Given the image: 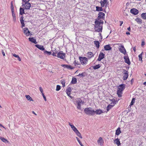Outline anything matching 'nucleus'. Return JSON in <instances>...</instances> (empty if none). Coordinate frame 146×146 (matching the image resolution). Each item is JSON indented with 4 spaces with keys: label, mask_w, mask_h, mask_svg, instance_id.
Wrapping results in <instances>:
<instances>
[{
    "label": "nucleus",
    "mask_w": 146,
    "mask_h": 146,
    "mask_svg": "<svg viewBox=\"0 0 146 146\" xmlns=\"http://www.w3.org/2000/svg\"><path fill=\"white\" fill-rule=\"evenodd\" d=\"M39 90H40V92H41V93H42H42H43V89H42V88L41 87H40L39 88Z\"/></svg>",
    "instance_id": "nucleus-48"
},
{
    "label": "nucleus",
    "mask_w": 146,
    "mask_h": 146,
    "mask_svg": "<svg viewBox=\"0 0 146 146\" xmlns=\"http://www.w3.org/2000/svg\"><path fill=\"white\" fill-rule=\"evenodd\" d=\"M24 33L27 36H29L31 34L27 28L23 29Z\"/></svg>",
    "instance_id": "nucleus-9"
},
{
    "label": "nucleus",
    "mask_w": 146,
    "mask_h": 146,
    "mask_svg": "<svg viewBox=\"0 0 146 146\" xmlns=\"http://www.w3.org/2000/svg\"><path fill=\"white\" fill-rule=\"evenodd\" d=\"M127 30L129 31H131V29H130V27H128V28H127Z\"/></svg>",
    "instance_id": "nucleus-54"
},
{
    "label": "nucleus",
    "mask_w": 146,
    "mask_h": 146,
    "mask_svg": "<svg viewBox=\"0 0 146 146\" xmlns=\"http://www.w3.org/2000/svg\"><path fill=\"white\" fill-rule=\"evenodd\" d=\"M35 46L38 48L42 50H44V48L42 45H40L39 44H36Z\"/></svg>",
    "instance_id": "nucleus-18"
},
{
    "label": "nucleus",
    "mask_w": 146,
    "mask_h": 146,
    "mask_svg": "<svg viewBox=\"0 0 146 146\" xmlns=\"http://www.w3.org/2000/svg\"><path fill=\"white\" fill-rule=\"evenodd\" d=\"M96 10L98 11H103V9L102 7H100L98 6H96Z\"/></svg>",
    "instance_id": "nucleus-37"
},
{
    "label": "nucleus",
    "mask_w": 146,
    "mask_h": 146,
    "mask_svg": "<svg viewBox=\"0 0 146 146\" xmlns=\"http://www.w3.org/2000/svg\"><path fill=\"white\" fill-rule=\"evenodd\" d=\"M23 14H25L24 9L23 8L20 7V15H22Z\"/></svg>",
    "instance_id": "nucleus-27"
},
{
    "label": "nucleus",
    "mask_w": 146,
    "mask_h": 146,
    "mask_svg": "<svg viewBox=\"0 0 146 146\" xmlns=\"http://www.w3.org/2000/svg\"><path fill=\"white\" fill-rule=\"evenodd\" d=\"M104 48L105 50H109L111 49V48L109 45H107L104 46Z\"/></svg>",
    "instance_id": "nucleus-19"
},
{
    "label": "nucleus",
    "mask_w": 146,
    "mask_h": 146,
    "mask_svg": "<svg viewBox=\"0 0 146 146\" xmlns=\"http://www.w3.org/2000/svg\"><path fill=\"white\" fill-rule=\"evenodd\" d=\"M105 54L102 52H100L98 58L97 60L98 61H100L104 58Z\"/></svg>",
    "instance_id": "nucleus-10"
},
{
    "label": "nucleus",
    "mask_w": 146,
    "mask_h": 146,
    "mask_svg": "<svg viewBox=\"0 0 146 146\" xmlns=\"http://www.w3.org/2000/svg\"><path fill=\"white\" fill-rule=\"evenodd\" d=\"M94 44L96 45V47L98 48L100 46V42L98 41H95L94 42Z\"/></svg>",
    "instance_id": "nucleus-32"
},
{
    "label": "nucleus",
    "mask_w": 146,
    "mask_h": 146,
    "mask_svg": "<svg viewBox=\"0 0 146 146\" xmlns=\"http://www.w3.org/2000/svg\"><path fill=\"white\" fill-rule=\"evenodd\" d=\"M32 113H33V114H35V115H36V113H35V112H34V111H32Z\"/></svg>",
    "instance_id": "nucleus-59"
},
{
    "label": "nucleus",
    "mask_w": 146,
    "mask_h": 146,
    "mask_svg": "<svg viewBox=\"0 0 146 146\" xmlns=\"http://www.w3.org/2000/svg\"><path fill=\"white\" fill-rule=\"evenodd\" d=\"M42 95L43 97L44 98V100H45V101H46V99L45 96L44 95V94L43 93H42Z\"/></svg>",
    "instance_id": "nucleus-49"
},
{
    "label": "nucleus",
    "mask_w": 146,
    "mask_h": 146,
    "mask_svg": "<svg viewBox=\"0 0 146 146\" xmlns=\"http://www.w3.org/2000/svg\"><path fill=\"white\" fill-rule=\"evenodd\" d=\"M103 23V21H101L100 20L98 21L96 20L95 21V24L96 25L95 26V30L98 32H102V24Z\"/></svg>",
    "instance_id": "nucleus-1"
},
{
    "label": "nucleus",
    "mask_w": 146,
    "mask_h": 146,
    "mask_svg": "<svg viewBox=\"0 0 146 146\" xmlns=\"http://www.w3.org/2000/svg\"><path fill=\"white\" fill-rule=\"evenodd\" d=\"M130 12L131 13L134 15H136L138 13L139 11L137 9L133 8L131 10Z\"/></svg>",
    "instance_id": "nucleus-11"
},
{
    "label": "nucleus",
    "mask_w": 146,
    "mask_h": 146,
    "mask_svg": "<svg viewBox=\"0 0 146 146\" xmlns=\"http://www.w3.org/2000/svg\"><path fill=\"white\" fill-rule=\"evenodd\" d=\"M135 21L139 24H141L142 23V20L139 18H137L135 19Z\"/></svg>",
    "instance_id": "nucleus-31"
},
{
    "label": "nucleus",
    "mask_w": 146,
    "mask_h": 146,
    "mask_svg": "<svg viewBox=\"0 0 146 146\" xmlns=\"http://www.w3.org/2000/svg\"><path fill=\"white\" fill-rule=\"evenodd\" d=\"M61 83L62 84L63 86H64V82L63 81H62V82H61Z\"/></svg>",
    "instance_id": "nucleus-60"
},
{
    "label": "nucleus",
    "mask_w": 146,
    "mask_h": 146,
    "mask_svg": "<svg viewBox=\"0 0 146 146\" xmlns=\"http://www.w3.org/2000/svg\"><path fill=\"white\" fill-rule=\"evenodd\" d=\"M71 88H68L66 90V92L68 96L70 97V98H72V97L70 96V92L71 91Z\"/></svg>",
    "instance_id": "nucleus-16"
},
{
    "label": "nucleus",
    "mask_w": 146,
    "mask_h": 146,
    "mask_svg": "<svg viewBox=\"0 0 146 146\" xmlns=\"http://www.w3.org/2000/svg\"><path fill=\"white\" fill-rule=\"evenodd\" d=\"M128 76V72L127 71H126V70H125L124 71V73L123 74V80H126Z\"/></svg>",
    "instance_id": "nucleus-13"
},
{
    "label": "nucleus",
    "mask_w": 146,
    "mask_h": 146,
    "mask_svg": "<svg viewBox=\"0 0 146 146\" xmlns=\"http://www.w3.org/2000/svg\"><path fill=\"white\" fill-rule=\"evenodd\" d=\"M66 68L68 69H72L74 68L72 67L70 65H69L64 64V68Z\"/></svg>",
    "instance_id": "nucleus-29"
},
{
    "label": "nucleus",
    "mask_w": 146,
    "mask_h": 146,
    "mask_svg": "<svg viewBox=\"0 0 146 146\" xmlns=\"http://www.w3.org/2000/svg\"><path fill=\"white\" fill-rule=\"evenodd\" d=\"M141 17L143 19H146V13H144L141 15Z\"/></svg>",
    "instance_id": "nucleus-38"
},
{
    "label": "nucleus",
    "mask_w": 146,
    "mask_h": 146,
    "mask_svg": "<svg viewBox=\"0 0 146 146\" xmlns=\"http://www.w3.org/2000/svg\"><path fill=\"white\" fill-rule=\"evenodd\" d=\"M76 138L77 140L78 141V143L80 144L81 145V146H84V145L82 144L81 142L80 141V140L79 139V138L78 137H76Z\"/></svg>",
    "instance_id": "nucleus-43"
},
{
    "label": "nucleus",
    "mask_w": 146,
    "mask_h": 146,
    "mask_svg": "<svg viewBox=\"0 0 146 146\" xmlns=\"http://www.w3.org/2000/svg\"><path fill=\"white\" fill-rule=\"evenodd\" d=\"M25 97L27 100H33L32 98L29 95H26Z\"/></svg>",
    "instance_id": "nucleus-39"
},
{
    "label": "nucleus",
    "mask_w": 146,
    "mask_h": 146,
    "mask_svg": "<svg viewBox=\"0 0 146 146\" xmlns=\"http://www.w3.org/2000/svg\"><path fill=\"white\" fill-rule=\"evenodd\" d=\"M12 54L13 56L17 58L18 60L19 61H21V59L20 58L19 55L15 54Z\"/></svg>",
    "instance_id": "nucleus-30"
},
{
    "label": "nucleus",
    "mask_w": 146,
    "mask_h": 146,
    "mask_svg": "<svg viewBox=\"0 0 146 146\" xmlns=\"http://www.w3.org/2000/svg\"><path fill=\"white\" fill-rule=\"evenodd\" d=\"M95 113H96L97 114H100L102 113V111L100 110H98L96 111H95Z\"/></svg>",
    "instance_id": "nucleus-33"
},
{
    "label": "nucleus",
    "mask_w": 146,
    "mask_h": 146,
    "mask_svg": "<svg viewBox=\"0 0 146 146\" xmlns=\"http://www.w3.org/2000/svg\"><path fill=\"white\" fill-rule=\"evenodd\" d=\"M61 66H62V67H64V64H62L61 65Z\"/></svg>",
    "instance_id": "nucleus-63"
},
{
    "label": "nucleus",
    "mask_w": 146,
    "mask_h": 146,
    "mask_svg": "<svg viewBox=\"0 0 146 146\" xmlns=\"http://www.w3.org/2000/svg\"><path fill=\"white\" fill-rule=\"evenodd\" d=\"M60 88H61V87L60 86H59V85H57L56 86V91H59L60 89Z\"/></svg>",
    "instance_id": "nucleus-45"
},
{
    "label": "nucleus",
    "mask_w": 146,
    "mask_h": 146,
    "mask_svg": "<svg viewBox=\"0 0 146 146\" xmlns=\"http://www.w3.org/2000/svg\"><path fill=\"white\" fill-rule=\"evenodd\" d=\"M11 10H12V9H13V6L12 4L11 5Z\"/></svg>",
    "instance_id": "nucleus-52"
},
{
    "label": "nucleus",
    "mask_w": 146,
    "mask_h": 146,
    "mask_svg": "<svg viewBox=\"0 0 146 146\" xmlns=\"http://www.w3.org/2000/svg\"><path fill=\"white\" fill-rule=\"evenodd\" d=\"M69 125L70 126V125H72V124H71L70 123H69Z\"/></svg>",
    "instance_id": "nucleus-64"
},
{
    "label": "nucleus",
    "mask_w": 146,
    "mask_h": 146,
    "mask_svg": "<svg viewBox=\"0 0 146 146\" xmlns=\"http://www.w3.org/2000/svg\"><path fill=\"white\" fill-rule=\"evenodd\" d=\"M0 139H1L4 142L8 141L6 139L3 137H0Z\"/></svg>",
    "instance_id": "nucleus-41"
},
{
    "label": "nucleus",
    "mask_w": 146,
    "mask_h": 146,
    "mask_svg": "<svg viewBox=\"0 0 146 146\" xmlns=\"http://www.w3.org/2000/svg\"><path fill=\"white\" fill-rule=\"evenodd\" d=\"M125 85L124 84H122L118 86V89L122 91L125 89Z\"/></svg>",
    "instance_id": "nucleus-12"
},
{
    "label": "nucleus",
    "mask_w": 146,
    "mask_h": 146,
    "mask_svg": "<svg viewBox=\"0 0 146 146\" xmlns=\"http://www.w3.org/2000/svg\"><path fill=\"white\" fill-rule=\"evenodd\" d=\"M145 40L144 39H142L141 40V46H143L145 44Z\"/></svg>",
    "instance_id": "nucleus-44"
},
{
    "label": "nucleus",
    "mask_w": 146,
    "mask_h": 146,
    "mask_svg": "<svg viewBox=\"0 0 146 146\" xmlns=\"http://www.w3.org/2000/svg\"><path fill=\"white\" fill-rule=\"evenodd\" d=\"M143 84L144 85H145V86H146V82H145L144 83H143Z\"/></svg>",
    "instance_id": "nucleus-61"
},
{
    "label": "nucleus",
    "mask_w": 146,
    "mask_h": 146,
    "mask_svg": "<svg viewBox=\"0 0 146 146\" xmlns=\"http://www.w3.org/2000/svg\"><path fill=\"white\" fill-rule=\"evenodd\" d=\"M12 16L13 17V20L14 22H15L16 21V17L15 13H14V10H13L12 9Z\"/></svg>",
    "instance_id": "nucleus-23"
},
{
    "label": "nucleus",
    "mask_w": 146,
    "mask_h": 146,
    "mask_svg": "<svg viewBox=\"0 0 146 146\" xmlns=\"http://www.w3.org/2000/svg\"><path fill=\"white\" fill-rule=\"evenodd\" d=\"M22 1L23 2H29V1H27V0H22Z\"/></svg>",
    "instance_id": "nucleus-56"
},
{
    "label": "nucleus",
    "mask_w": 146,
    "mask_h": 146,
    "mask_svg": "<svg viewBox=\"0 0 146 146\" xmlns=\"http://www.w3.org/2000/svg\"><path fill=\"white\" fill-rule=\"evenodd\" d=\"M86 56L88 58H91L94 56V54L91 52H88L86 54Z\"/></svg>",
    "instance_id": "nucleus-15"
},
{
    "label": "nucleus",
    "mask_w": 146,
    "mask_h": 146,
    "mask_svg": "<svg viewBox=\"0 0 146 146\" xmlns=\"http://www.w3.org/2000/svg\"><path fill=\"white\" fill-rule=\"evenodd\" d=\"M84 73H82V74H79L77 76H80L81 77H83L84 76Z\"/></svg>",
    "instance_id": "nucleus-47"
},
{
    "label": "nucleus",
    "mask_w": 146,
    "mask_h": 146,
    "mask_svg": "<svg viewBox=\"0 0 146 146\" xmlns=\"http://www.w3.org/2000/svg\"><path fill=\"white\" fill-rule=\"evenodd\" d=\"M139 58V60L141 61V62H142V53H141L138 56Z\"/></svg>",
    "instance_id": "nucleus-42"
},
{
    "label": "nucleus",
    "mask_w": 146,
    "mask_h": 146,
    "mask_svg": "<svg viewBox=\"0 0 146 146\" xmlns=\"http://www.w3.org/2000/svg\"><path fill=\"white\" fill-rule=\"evenodd\" d=\"M79 59L80 60L81 64L83 65H86L88 62L87 58L85 57H80Z\"/></svg>",
    "instance_id": "nucleus-6"
},
{
    "label": "nucleus",
    "mask_w": 146,
    "mask_h": 146,
    "mask_svg": "<svg viewBox=\"0 0 146 146\" xmlns=\"http://www.w3.org/2000/svg\"><path fill=\"white\" fill-rule=\"evenodd\" d=\"M29 40L31 42H33V43L35 44H36L37 42L36 41L35 39H34L33 37L32 38H29Z\"/></svg>",
    "instance_id": "nucleus-24"
},
{
    "label": "nucleus",
    "mask_w": 146,
    "mask_h": 146,
    "mask_svg": "<svg viewBox=\"0 0 146 146\" xmlns=\"http://www.w3.org/2000/svg\"><path fill=\"white\" fill-rule=\"evenodd\" d=\"M97 142L98 143H100V145H101L103 143V140L102 138L101 137H100L98 140Z\"/></svg>",
    "instance_id": "nucleus-21"
},
{
    "label": "nucleus",
    "mask_w": 146,
    "mask_h": 146,
    "mask_svg": "<svg viewBox=\"0 0 146 146\" xmlns=\"http://www.w3.org/2000/svg\"><path fill=\"white\" fill-rule=\"evenodd\" d=\"M1 52H2V54L3 55V56H5V52L4 51V50H1Z\"/></svg>",
    "instance_id": "nucleus-50"
},
{
    "label": "nucleus",
    "mask_w": 146,
    "mask_h": 146,
    "mask_svg": "<svg viewBox=\"0 0 146 146\" xmlns=\"http://www.w3.org/2000/svg\"><path fill=\"white\" fill-rule=\"evenodd\" d=\"M119 46L121 47L119 48V50L120 52L122 53L125 55L126 54V52L125 49L124 48V46L121 44H120Z\"/></svg>",
    "instance_id": "nucleus-7"
},
{
    "label": "nucleus",
    "mask_w": 146,
    "mask_h": 146,
    "mask_svg": "<svg viewBox=\"0 0 146 146\" xmlns=\"http://www.w3.org/2000/svg\"><path fill=\"white\" fill-rule=\"evenodd\" d=\"M21 23L22 25V28L25 26V24L23 20H20Z\"/></svg>",
    "instance_id": "nucleus-40"
},
{
    "label": "nucleus",
    "mask_w": 146,
    "mask_h": 146,
    "mask_svg": "<svg viewBox=\"0 0 146 146\" xmlns=\"http://www.w3.org/2000/svg\"><path fill=\"white\" fill-rule=\"evenodd\" d=\"M120 22L121 23V24L120 25V26H121L123 24V21H120Z\"/></svg>",
    "instance_id": "nucleus-55"
},
{
    "label": "nucleus",
    "mask_w": 146,
    "mask_h": 146,
    "mask_svg": "<svg viewBox=\"0 0 146 146\" xmlns=\"http://www.w3.org/2000/svg\"><path fill=\"white\" fill-rule=\"evenodd\" d=\"M135 99L134 98H133L131 101V104H130V105L132 106L133 105V104L135 103Z\"/></svg>",
    "instance_id": "nucleus-46"
},
{
    "label": "nucleus",
    "mask_w": 146,
    "mask_h": 146,
    "mask_svg": "<svg viewBox=\"0 0 146 146\" xmlns=\"http://www.w3.org/2000/svg\"><path fill=\"white\" fill-rule=\"evenodd\" d=\"M114 143L116 144L117 146H119L121 145V143L119 141V140L118 138L116 139L114 141Z\"/></svg>",
    "instance_id": "nucleus-20"
},
{
    "label": "nucleus",
    "mask_w": 146,
    "mask_h": 146,
    "mask_svg": "<svg viewBox=\"0 0 146 146\" xmlns=\"http://www.w3.org/2000/svg\"><path fill=\"white\" fill-rule=\"evenodd\" d=\"M0 127H4L3 125L1 124H0Z\"/></svg>",
    "instance_id": "nucleus-62"
},
{
    "label": "nucleus",
    "mask_w": 146,
    "mask_h": 146,
    "mask_svg": "<svg viewBox=\"0 0 146 146\" xmlns=\"http://www.w3.org/2000/svg\"><path fill=\"white\" fill-rule=\"evenodd\" d=\"M122 91L120 90H118L117 92V94L118 96L119 97H121L122 96L121 94H122Z\"/></svg>",
    "instance_id": "nucleus-28"
},
{
    "label": "nucleus",
    "mask_w": 146,
    "mask_h": 146,
    "mask_svg": "<svg viewBox=\"0 0 146 146\" xmlns=\"http://www.w3.org/2000/svg\"><path fill=\"white\" fill-rule=\"evenodd\" d=\"M121 133L120 131V128L119 127L116 130L115 132V134L117 135H118Z\"/></svg>",
    "instance_id": "nucleus-26"
},
{
    "label": "nucleus",
    "mask_w": 146,
    "mask_h": 146,
    "mask_svg": "<svg viewBox=\"0 0 146 146\" xmlns=\"http://www.w3.org/2000/svg\"><path fill=\"white\" fill-rule=\"evenodd\" d=\"M24 6L25 9H29L31 7V4L29 3L26 2L25 4L23 3L22 6L23 7Z\"/></svg>",
    "instance_id": "nucleus-8"
},
{
    "label": "nucleus",
    "mask_w": 146,
    "mask_h": 146,
    "mask_svg": "<svg viewBox=\"0 0 146 146\" xmlns=\"http://www.w3.org/2000/svg\"><path fill=\"white\" fill-rule=\"evenodd\" d=\"M70 126L72 129L76 133L77 135L80 138L82 139V137L81 136V134L79 132V131L73 125H70Z\"/></svg>",
    "instance_id": "nucleus-4"
},
{
    "label": "nucleus",
    "mask_w": 146,
    "mask_h": 146,
    "mask_svg": "<svg viewBox=\"0 0 146 146\" xmlns=\"http://www.w3.org/2000/svg\"><path fill=\"white\" fill-rule=\"evenodd\" d=\"M64 56V54L61 52H59L58 53L57 56L58 58H60L61 59H63Z\"/></svg>",
    "instance_id": "nucleus-17"
},
{
    "label": "nucleus",
    "mask_w": 146,
    "mask_h": 146,
    "mask_svg": "<svg viewBox=\"0 0 146 146\" xmlns=\"http://www.w3.org/2000/svg\"><path fill=\"white\" fill-rule=\"evenodd\" d=\"M100 65L99 64H98L94 66L93 67L94 69L96 70L99 68H100Z\"/></svg>",
    "instance_id": "nucleus-35"
},
{
    "label": "nucleus",
    "mask_w": 146,
    "mask_h": 146,
    "mask_svg": "<svg viewBox=\"0 0 146 146\" xmlns=\"http://www.w3.org/2000/svg\"><path fill=\"white\" fill-rule=\"evenodd\" d=\"M52 55H53V56H56V53H55L54 52H53L52 54Z\"/></svg>",
    "instance_id": "nucleus-51"
},
{
    "label": "nucleus",
    "mask_w": 146,
    "mask_h": 146,
    "mask_svg": "<svg viewBox=\"0 0 146 146\" xmlns=\"http://www.w3.org/2000/svg\"><path fill=\"white\" fill-rule=\"evenodd\" d=\"M84 111L86 114L89 115H93L95 114V111L90 108H86L84 109Z\"/></svg>",
    "instance_id": "nucleus-3"
},
{
    "label": "nucleus",
    "mask_w": 146,
    "mask_h": 146,
    "mask_svg": "<svg viewBox=\"0 0 146 146\" xmlns=\"http://www.w3.org/2000/svg\"><path fill=\"white\" fill-rule=\"evenodd\" d=\"M71 82V83L73 84H75L77 82L76 79L75 78H73Z\"/></svg>",
    "instance_id": "nucleus-34"
},
{
    "label": "nucleus",
    "mask_w": 146,
    "mask_h": 146,
    "mask_svg": "<svg viewBox=\"0 0 146 146\" xmlns=\"http://www.w3.org/2000/svg\"><path fill=\"white\" fill-rule=\"evenodd\" d=\"M124 59L125 60V62L128 64H130V62L127 56H125L124 57Z\"/></svg>",
    "instance_id": "nucleus-14"
},
{
    "label": "nucleus",
    "mask_w": 146,
    "mask_h": 146,
    "mask_svg": "<svg viewBox=\"0 0 146 146\" xmlns=\"http://www.w3.org/2000/svg\"><path fill=\"white\" fill-rule=\"evenodd\" d=\"M126 34L127 35H130V33L129 32H127L126 33Z\"/></svg>",
    "instance_id": "nucleus-57"
},
{
    "label": "nucleus",
    "mask_w": 146,
    "mask_h": 146,
    "mask_svg": "<svg viewBox=\"0 0 146 146\" xmlns=\"http://www.w3.org/2000/svg\"><path fill=\"white\" fill-rule=\"evenodd\" d=\"M98 17L102 18L105 15V14L103 12H100L98 14Z\"/></svg>",
    "instance_id": "nucleus-25"
},
{
    "label": "nucleus",
    "mask_w": 146,
    "mask_h": 146,
    "mask_svg": "<svg viewBox=\"0 0 146 146\" xmlns=\"http://www.w3.org/2000/svg\"><path fill=\"white\" fill-rule=\"evenodd\" d=\"M133 49L134 50V52H135L136 51V48L135 47H134L133 48Z\"/></svg>",
    "instance_id": "nucleus-53"
},
{
    "label": "nucleus",
    "mask_w": 146,
    "mask_h": 146,
    "mask_svg": "<svg viewBox=\"0 0 146 146\" xmlns=\"http://www.w3.org/2000/svg\"><path fill=\"white\" fill-rule=\"evenodd\" d=\"M112 103L111 104V105H108L107 108V111H108L110 109L112 108L114 105L116 104V101L115 99L112 100Z\"/></svg>",
    "instance_id": "nucleus-5"
},
{
    "label": "nucleus",
    "mask_w": 146,
    "mask_h": 146,
    "mask_svg": "<svg viewBox=\"0 0 146 146\" xmlns=\"http://www.w3.org/2000/svg\"><path fill=\"white\" fill-rule=\"evenodd\" d=\"M107 2L106 0H103V1H101L100 3L102 7H104Z\"/></svg>",
    "instance_id": "nucleus-22"
},
{
    "label": "nucleus",
    "mask_w": 146,
    "mask_h": 146,
    "mask_svg": "<svg viewBox=\"0 0 146 146\" xmlns=\"http://www.w3.org/2000/svg\"><path fill=\"white\" fill-rule=\"evenodd\" d=\"M23 16H21L20 19V20H23Z\"/></svg>",
    "instance_id": "nucleus-58"
},
{
    "label": "nucleus",
    "mask_w": 146,
    "mask_h": 146,
    "mask_svg": "<svg viewBox=\"0 0 146 146\" xmlns=\"http://www.w3.org/2000/svg\"><path fill=\"white\" fill-rule=\"evenodd\" d=\"M44 54H46L48 55H50L51 54V52H48L45 50H44Z\"/></svg>",
    "instance_id": "nucleus-36"
},
{
    "label": "nucleus",
    "mask_w": 146,
    "mask_h": 146,
    "mask_svg": "<svg viewBox=\"0 0 146 146\" xmlns=\"http://www.w3.org/2000/svg\"><path fill=\"white\" fill-rule=\"evenodd\" d=\"M74 104L76 105H77V108L78 109H80L81 105L84 104V102L81 99L79 98L76 100L74 101Z\"/></svg>",
    "instance_id": "nucleus-2"
}]
</instances>
